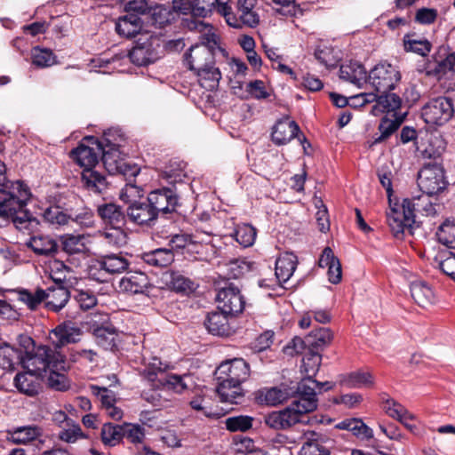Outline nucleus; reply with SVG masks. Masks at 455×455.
<instances>
[{"instance_id":"obj_1","label":"nucleus","mask_w":455,"mask_h":455,"mask_svg":"<svg viewBox=\"0 0 455 455\" xmlns=\"http://www.w3.org/2000/svg\"><path fill=\"white\" fill-rule=\"evenodd\" d=\"M294 400L283 410L272 411L265 416L264 423L275 430H284L300 422L301 416L314 411L317 408L314 388L305 381L299 382Z\"/></svg>"},{"instance_id":"obj_2","label":"nucleus","mask_w":455,"mask_h":455,"mask_svg":"<svg viewBox=\"0 0 455 455\" xmlns=\"http://www.w3.org/2000/svg\"><path fill=\"white\" fill-rule=\"evenodd\" d=\"M20 345L25 349L21 359L23 370H29L43 379L47 376L49 371H66V355L53 346H36L34 339L28 336H20Z\"/></svg>"},{"instance_id":"obj_3","label":"nucleus","mask_w":455,"mask_h":455,"mask_svg":"<svg viewBox=\"0 0 455 455\" xmlns=\"http://www.w3.org/2000/svg\"><path fill=\"white\" fill-rule=\"evenodd\" d=\"M251 375L250 364L243 358H233L220 364L216 371V392L222 403L238 404L243 397L241 384Z\"/></svg>"},{"instance_id":"obj_4","label":"nucleus","mask_w":455,"mask_h":455,"mask_svg":"<svg viewBox=\"0 0 455 455\" xmlns=\"http://www.w3.org/2000/svg\"><path fill=\"white\" fill-rule=\"evenodd\" d=\"M12 188L17 189V192L0 196V227L12 220L17 229L30 230L37 222L24 210L31 195L29 188L20 180L15 181Z\"/></svg>"},{"instance_id":"obj_5","label":"nucleus","mask_w":455,"mask_h":455,"mask_svg":"<svg viewBox=\"0 0 455 455\" xmlns=\"http://www.w3.org/2000/svg\"><path fill=\"white\" fill-rule=\"evenodd\" d=\"M418 185L420 191L428 196H438L446 190L449 182L441 164H427L418 173Z\"/></svg>"},{"instance_id":"obj_6","label":"nucleus","mask_w":455,"mask_h":455,"mask_svg":"<svg viewBox=\"0 0 455 455\" xmlns=\"http://www.w3.org/2000/svg\"><path fill=\"white\" fill-rule=\"evenodd\" d=\"M452 100L448 97H437L428 100L421 108V116L425 123L432 125H443L454 115Z\"/></svg>"},{"instance_id":"obj_7","label":"nucleus","mask_w":455,"mask_h":455,"mask_svg":"<svg viewBox=\"0 0 455 455\" xmlns=\"http://www.w3.org/2000/svg\"><path fill=\"white\" fill-rule=\"evenodd\" d=\"M367 79L377 92H387L395 89L401 76L395 67L381 62L370 71Z\"/></svg>"},{"instance_id":"obj_8","label":"nucleus","mask_w":455,"mask_h":455,"mask_svg":"<svg viewBox=\"0 0 455 455\" xmlns=\"http://www.w3.org/2000/svg\"><path fill=\"white\" fill-rule=\"evenodd\" d=\"M147 198L157 216L176 212L180 206L175 186L156 188L149 192Z\"/></svg>"},{"instance_id":"obj_9","label":"nucleus","mask_w":455,"mask_h":455,"mask_svg":"<svg viewBox=\"0 0 455 455\" xmlns=\"http://www.w3.org/2000/svg\"><path fill=\"white\" fill-rule=\"evenodd\" d=\"M215 300L218 309L230 315L242 313L245 307L244 297L240 289L232 283L219 289Z\"/></svg>"},{"instance_id":"obj_10","label":"nucleus","mask_w":455,"mask_h":455,"mask_svg":"<svg viewBox=\"0 0 455 455\" xmlns=\"http://www.w3.org/2000/svg\"><path fill=\"white\" fill-rule=\"evenodd\" d=\"M127 221L146 228L155 226L158 216L151 206L148 198L133 200L126 207Z\"/></svg>"},{"instance_id":"obj_11","label":"nucleus","mask_w":455,"mask_h":455,"mask_svg":"<svg viewBox=\"0 0 455 455\" xmlns=\"http://www.w3.org/2000/svg\"><path fill=\"white\" fill-rule=\"evenodd\" d=\"M163 46L156 38L138 41L129 52L131 61L137 66H148L160 59Z\"/></svg>"},{"instance_id":"obj_12","label":"nucleus","mask_w":455,"mask_h":455,"mask_svg":"<svg viewBox=\"0 0 455 455\" xmlns=\"http://www.w3.org/2000/svg\"><path fill=\"white\" fill-rule=\"evenodd\" d=\"M84 140L95 145L97 150L101 154L102 162L108 152L116 151L117 153H124L121 148L126 142L125 135L120 128L108 129L104 132L100 140L95 137H88Z\"/></svg>"},{"instance_id":"obj_13","label":"nucleus","mask_w":455,"mask_h":455,"mask_svg":"<svg viewBox=\"0 0 455 455\" xmlns=\"http://www.w3.org/2000/svg\"><path fill=\"white\" fill-rule=\"evenodd\" d=\"M299 127L295 121L290 120L289 118L281 119L274 125L271 132V139L274 144L276 146H282L287 144L293 138L297 137L302 145L307 143L310 146L304 135H302V139L300 138L299 135ZM303 148L306 149L305 146H303Z\"/></svg>"},{"instance_id":"obj_14","label":"nucleus","mask_w":455,"mask_h":455,"mask_svg":"<svg viewBox=\"0 0 455 455\" xmlns=\"http://www.w3.org/2000/svg\"><path fill=\"white\" fill-rule=\"evenodd\" d=\"M83 331L75 323L64 322L57 325L50 334L52 346L59 351L68 344L76 343L80 340Z\"/></svg>"},{"instance_id":"obj_15","label":"nucleus","mask_w":455,"mask_h":455,"mask_svg":"<svg viewBox=\"0 0 455 455\" xmlns=\"http://www.w3.org/2000/svg\"><path fill=\"white\" fill-rule=\"evenodd\" d=\"M103 164L109 174H122L124 177H136L140 168L126 160L125 153L108 152L104 156Z\"/></svg>"},{"instance_id":"obj_16","label":"nucleus","mask_w":455,"mask_h":455,"mask_svg":"<svg viewBox=\"0 0 455 455\" xmlns=\"http://www.w3.org/2000/svg\"><path fill=\"white\" fill-rule=\"evenodd\" d=\"M387 221L395 237L402 239L406 233L413 235L416 220L412 215L407 214L404 209L402 208V211L392 209L387 215Z\"/></svg>"},{"instance_id":"obj_17","label":"nucleus","mask_w":455,"mask_h":455,"mask_svg":"<svg viewBox=\"0 0 455 455\" xmlns=\"http://www.w3.org/2000/svg\"><path fill=\"white\" fill-rule=\"evenodd\" d=\"M96 212L106 227H125L127 222L126 210L115 203H102L96 206Z\"/></svg>"},{"instance_id":"obj_18","label":"nucleus","mask_w":455,"mask_h":455,"mask_svg":"<svg viewBox=\"0 0 455 455\" xmlns=\"http://www.w3.org/2000/svg\"><path fill=\"white\" fill-rule=\"evenodd\" d=\"M184 64L196 72L214 64V56L211 50L204 45H192L184 55Z\"/></svg>"},{"instance_id":"obj_19","label":"nucleus","mask_w":455,"mask_h":455,"mask_svg":"<svg viewBox=\"0 0 455 455\" xmlns=\"http://www.w3.org/2000/svg\"><path fill=\"white\" fill-rule=\"evenodd\" d=\"M173 8L195 18H207L213 12V0H172Z\"/></svg>"},{"instance_id":"obj_20","label":"nucleus","mask_w":455,"mask_h":455,"mask_svg":"<svg viewBox=\"0 0 455 455\" xmlns=\"http://www.w3.org/2000/svg\"><path fill=\"white\" fill-rule=\"evenodd\" d=\"M28 248L39 257L54 258L60 251L56 239L50 235H34L26 243Z\"/></svg>"},{"instance_id":"obj_21","label":"nucleus","mask_w":455,"mask_h":455,"mask_svg":"<svg viewBox=\"0 0 455 455\" xmlns=\"http://www.w3.org/2000/svg\"><path fill=\"white\" fill-rule=\"evenodd\" d=\"M44 307L54 313L64 308L70 299V292L65 285L50 286L44 290Z\"/></svg>"},{"instance_id":"obj_22","label":"nucleus","mask_w":455,"mask_h":455,"mask_svg":"<svg viewBox=\"0 0 455 455\" xmlns=\"http://www.w3.org/2000/svg\"><path fill=\"white\" fill-rule=\"evenodd\" d=\"M430 196L423 194L412 198H405L403 201L402 208L409 215H412L416 220L417 213L425 216L435 215L436 211L433 203L429 199Z\"/></svg>"},{"instance_id":"obj_23","label":"nucleus","mask_w":455,"mask_h":455,"mask_svg":"<svg viewBox=\"0 0 455 455\" xmlns=\"http://www.w3.org/2000/svg\"><path fill=\"white\" fill-rule=\"evenodd\" d=\"M228 314L220 311H212L207 314L204 324L207 331L216 336H229L231 327Z\"/></svg>"},{"instance_id":"obj_24","label":"nucleus","mask_w":455,"mask_h":455,"mask_svg":"<svg viewBox=\"0 0 455 455\" xmlns=\"http://www.w3.org/2000/svg\"><path fill=\"white\" fill-rule=\"evenodd\" d=\"M89 145L84 143L79 144L76 148L71 150L70 157L84 169L95 168L99 162L100 151L96 152L97 148L91 142Z\"/></svg>"},{"instance_id":"obj_25","label":"nucleus","mask_w":455,"mask_h":455,"mask_svg":"<svg viewBox=\"0 0 455 455\" xmlns=\"http://www.w3.org/2000/svg\"><path fill=\"white\" fill-rule=\"evenodd\" d=\"M377 103L372 107L371 112L373 115L379 113H387V115H399L403 114L401 112L402 99L395 93L379 92Z\"/></svg>"},{"instance_id":"obj_26","label":"nucleus","mask_w":455,"mask_h":455,"mask_svg":"<svg viewBox=\"0 0 455 455\" xmlns=\"http://www.w3.org/2000/svg\"><path fill=\"white\" fill-rule=\"evenodd\" d=\"M149 285L148 275L140 271H128L120 283V288L132 294L143 293Z\"/></svg>"},{"instance_id":"obj_27","label":"nucleus","mask_w":455,"mask_h":455,"mask_svg":"<svg viewBox=\"0 0 455 455\" xmlns=\"http://www.w3.org/2000/svg\"><path fill=\"white\" fill-rule=\"evenodd\" d=\"M44 379L41 376L30 372L29 370H24L23 372L18 373L14 378V386L22 394L28 396H34L40 390V382Z\"/></svg>"},{"instance_id":"obj_28","label":"nucleus","mask_w":455,"mask_h":455,"mask_svg":"<svg viewBox=\"0 0 455 455\" xmlns=\"http://www.w3.org/2000/svg\"><path fill=\"white\" fill-rule=\"evenodd\" d=\"M143 22L140 16L129 13L119 17L116 23V31L121 36L131 38L136 36L142 29Z\"/></svg>"},{"instance_id":"obj_29","label":"nucleus","mask_w":455,"mask_h":455,"mask_svg":"<svg viewBox=\"0 0 455 455\" xmlns=\"http://www.w3.org/2000/svg\"><path fill=\"white\" fill-rule=\"evenodd\" d=\"M298 265V258L292 252H283L275 260V275L283 283L293 275Z\"/></svg>"},{"instance_id":"obj_30","label":"nucleus","mask_w":455,"mask_h":455,"mask_svg":"<svg viewBox=\"0 0 455 455\" xmlns=\"http://www.w3.org/2000/svg\"><path fill=\"white\" fill-rule=\"evenodd\" d=\"M81 182L84 188L95 194L102 193L108 188L106 177L94 168H87L82 171Z\"/></svg>"},{"instance_id":"obj_31","label":"nucleus","mask_w":455,"mask_h":455,"mask_svg":"<svg viewBox=\"0 0 455 455\" xmlns=\"http://www.w3.org/2000/svg\"><path fill=\"white\" fill-rule=\"evenodd\" d=\"M165 367L159 358L153 357L140 371V375L154 389H159L162 387L161 379L166 375Z\"/></svg>"},{"instance_id":"obj_32","label":"nucleus","mask_w":455,"mask_h":455,"mask_svg":"<svg viewBox=\"0 0 455 455\" xmlns=\"http://www.w3.org/2000/svg\"><path fill=\"white\" fill-rule=\"evenodd\" d=\"M336 428L350 431L356 438L368 441L373 437V430L362 419L350 418L339 422Z\"/></svg>"},{"instance_id":"obj_33","label":"nucleus","mask_w":455,"mask_h":455,"mask_svg":"<svg viewBox=\"0 0 455 455\" xmlns=\"http://www.w3.org/2000/svg\"><path fill=\"white\" fill-rule=\"evenodd\" d=\"M339 77L358 87H362L367 81V72L362 64L350 61L340 66Z\"/></svg>"},{"instance_id":"obj_34","label":"nucleus","mask_w":455,"mask_h":455,"mask_svg":"<svg viewBox=\"0 0 455 455\" xmlns=\"http://www.w3.org/2000/svg\"><path fill=\"white\" fill-rule=\"evenodd\" d=\"M141 259L148 266L162 268L173 262L174 253L172 249L157 248L142 253Z\"/></svg>"},{"instance_id":"obj_35","label":"nucleus","mask_w":455,"mask_h":455,"mask_svg":"<svg viewBox=\"0 0 455 455\" xmlns=\"http://www.w3.org/2000/svg\"><path fill=\"white\" fill-rule=\"evenodd\" d=\"M257 0H238L237 9L239 12L240 28L243 25L249 28H256L259 23V16L254 11Z\"/></svg>"},{"instance_id":"obj_36","label":"nucleus","mask_w":455,"mask_h":455,"mask_svg":"<svg viewBox=\"0 0 455 455\" xmlns=\"http://www.w3.org/2000/svg\"><path fill=\"white\" fill-rule=\"evenodd\" d=\"M332 337V333L329 328L323 327L312 331L306 336L307 350L321 354V351L331 343Z\"/></svg>"},{"instance_id":"obj_37","label":"nucleus","mask_w":455,"mask_h":455,"mask_svg":"<svg viewBox=\"0 0 455 455\" xmlns=\"http://www.w3.org/2000/svg\"><path fill=\"white\" fill-rule=\"evenodd\" d=\"M101 266L108 275L121 274L129 268L130 262L122 253H110L100 257Z\"/></svg>"},{"instance_id":"obj_38","label":"nucleus","mask_w":455,"mask_h":455,"mask_svg":"<svg viewBox=\"0 0 455 455\" xmlns=\"http://www.w3.org/2000/svg\"><path fill=\"white\" fill-rule=\"evenodd\" d=\"M406 115L407 111H404L403 114L392 115L393 119L387 116L383 117L379 125L380 135L375 138L374 143H380L390 137L399 128Z\"/></svg>"},{"instance_id":"obj_39","label":"nucleus","mask_w":455,"mask_h":455,"mask_svg":"<svg viewBox=\"0 0 455 455\" xmlns=\"http://www.w3.org/2000/svg\"><path fill=\"white\" fill-rule=\"evenodd\" d=\"M411 295L415 303L422 307L431 305L435 300L432 288L424 282H413L411 284Z\"/></svg>"},{"instance_id":"obj_40","label":"nucleus","mask_w":455,"mask_h":455,"mask_svg":"<svg viewBox=\"0 0 455 455\" xmlns=\"http://www.w3.org/2000/svg\"><path fill=\"white\" fill-rule=\"evenodd\" d=\"M373 383L374 379L371 373L362 371H353L343 375L340 379V384L347 388L371 387Z\"/></svg>"},{"instance_id":"obj_41","label":"nucleus","mask_w":455,"mask_h":455,"mask_svg":"<svg viewBox=\"0 0 455 455\" xmlns=\"http://www.w3.org/2000/svg\"><path fill=\"white\" fill-rule=\"evenodd\" d=\"M382 408L390 418L397 421L403 419H414L415 416L411 413L402 403L393 398H382Z\"/></svg>"},{"instance_id":"obj_42","label":"nucleus","mask_w":455,"mask_h":455,"mask_svg":"<svg viewBox=\"0 0 455 455\" xmlns=\"http://www.w3.org/2000/svg\"><path fill=\"white\" fill-rule=\"evenodd\" d=\"M322 362V355L318 352L308 351L305 353L302 358V371L306 374V378L299 382L305 381L309 386L308 381L313 379L318 372Z\"/></svg>"},{"instance_id":"obj_43","label":"nucleus","mask_w":455,"mask_h":455,"mask_svg":"<svg viewBox=\"0 0 455 455\" xmlns=\"http://www.w3.org/2000/svg\"><path fill=\"white\" fill-rule=\"evenodd\" d=\"M24 352L6 345L0 348V368L7 371H14L15 365H21Z\"/></svg>"},{"instance_id":"obj_44","label":"nucleus","mask_w":455,"mask_h":455,"mask_svg":"<svg viewBox=\"0 0 455 455\" xmlns=\"http://www.w3.org/2000/svg\"><path fill=\"white\" fill-rule=\"evenodd\" d=\"M93 334L99 346L105 350L114 351L116 347L117 335L113 327L100 326L94 329Z\"/></svg>"},{"instance_id":"obj_45","label":"nucleus","mask_w":455,"mask_h":455,"mask_svg":"<svg viewBox=\"0 0 455 455\" xmlns=\"http://www.w3.org/2000/svg\"><path fill=\"white\" fill-rule=\"evenodd\" d=\"M231 236L235 238L240 245L247 248L254 243L257 230L251 224H241L236 226Z\"/></svg>"},{"instance_id":"obj_46","label":"nucleus","mask_w":455,"mask_h":455,"mask_svg":"<svg viewBox=\"0 0 455 455\" xmlns=\"http://www.w3.org/2000/svg\"><path fill=\"white\" fill-rule=\"evenodd\" d=\"M101 441L105 445L115 446L124 438V427L105 423L101 427Z\"/></svg>"},{"instance_id":"obj_47","label":"nucleus","mask_w":455,"mask_h":455,"mask_svg":"<svg viewBox=\"0 0 455 455\" xmlns=\"http://www.w3.org/2000/svg\"><path fill=\"white\" fill-rule=\"evenodd\" d=\"M32 64L37 68H48L56 62V56L52 50L36 46L31 50Z\"/></svg>"},{"instance_id":"obj_48","label":"nucleus","mask_w":455,"mask_h":455,"mask_svg":"<svg viewBox=\"0 0 455 455\" xmlns=\"http://www.w3.org/2000/svg\"><path fill=\"white\" fill-rule=\"evenodd\" d=\"M87 437L80 425L76 423L75 420L68 421V426L63 427L58 433L59 440L68 443H74L79 439H85Z\"/></svg>"},{"instance_id":"obj_49","label":"nucleus","mask_w":455,"mask_h":455,"mask_svg":"<svg viewBox=\"0 0 455 455\" xmlns=\"http://www.w3.org/2000/svg\"><path fill=\"white\" fill-rule=\"evenodd\" d=\"M448 72H455V51L449 53L443 60L437 62L433 68H428L426 71L427 76H433L438 79Z\"/></svg>"},{"instance_id":"obj_50","label":"nucleus","mask_w":455,"mask_h":455,"mask_svg":"<svg viewBox=\"0 0 455 455\" xmlns=\"http://www.w3.org/2000/svg\"><path fill=\"white\" fill-rule=\"evenodd\" d=\"M438 241L449 248L455 249V220H445L436 232Z\"/></svg>"},{"instance_id":"obj_51","label":"nucleus","mask_w":455,"mask_h":455,"mask_svg":"<svg viewBox=\"0 0 455 455\" xmlns=\"http://www.w3.org/2000/svg\"><path fill=\"white\" fill-rule=\"evenodd\" d=\"M254 419L247 415L228 417L225 420L226 428L230 432H246L252 427Z\"/></svg>"},{"instance_id":"obj_52","label":"nucleus","mask_w":455,"mask_h":455,"mask_svg":"<svg viewBox=\"0 0 455 455\" xmlns=\"http://www.w3.org/2000/svg\"><path fill=\"white\" fill-rule=\"evenodd\" d=\"M43 218L51 225L62 226L68 222L70 216L60 206L52 205L44 210Z\"/></svg>"},{"instance_id":"obj_53","label":"nucleus","mask_w":455,"mask_h":455,"mask_svg":"<svg viewBox=\"0 0 455 455\" xmlns=\"http://www.w3.org/2000/svg\"><path fill=\"white\" fill-rule=\"evenodd\" d=\"M403 45L406 52H412L421 56H427L431 52L432 44L427 39H412L409 35L403 37Z\"/></svg>"},{"instance_id":"obj_54","label":"nucleus","mask_w":455,"mask_h":455,"mask_svg":"<svg viewBox=\"0 0 455 455\" xmlns=\"http://www.w3.org/2000/svg\"><path fill=\"white\" fill-rule=\"evenodd\" d=\"M101 235L108 243L115 246H122L126 243L127 240V234L124 230V227H106Z\"/></svg>"},{"instance_id":"obj_55","label":"nucleus","mask_w":455,"mask_h":455,"mask_svg":"<svg viewBox=\"0 0 455 455\" xmlns=\"http://www.w3.org/2000/svg\"><path fill=\"white\" fill-rule=\"evenodd\" d=\"M19 299L25 303L30 310H36L42 302H44V290L38 288L35 292L28 290H21L19 292Z\"/></svg>"},{"instance_id":"obj_56","label":"nucleus","mask_w":455,"mask_h":455,"mask_svg":"<svg viewBox=\"0 0 455 455\" xmlns=\"http://www.w3.org/2000/svg\"><path fill=\"white\" fill-rule=\"evenodd\" d=\"M214 10L225 18L230 27L235 28H240L239 20L232 12L229 0H213V11Z\"/></svg>"},{"instance_id":"obj_57","label":"nucleus","mask_w":455,"mask_h":455,"mask_svg":"<svg viewBox=\"0 0 455 455\" xmlns=\"http://www.w3.org/2000/svg\"><path fill=\"white\" fill-rule=\"evenodd\" d=\"M89 389L101 403V407L106 409L110 405H113L116 402V396L114 391L108 387H99L97 385H90Z\"/></svg>"},{"instance_id":"obj_58","label":"nucleus","mask_w":455,"mask_h":455,"mask_svg":"<svg viewBox=\"0 0 455 455\" xmlns=\"http://www.w3.org/2000/svg\"><path fill=\"white\" fill-rule=\"evenodd\" d=\"M315 57L327 68H336L339 61V57L335 53L334 49L327 46L317 48L315 52Z\"/></svg>"},{"instance_id":"obj_59","label":"nucleus","mask_w":455,"mask_h":455,"mask_svg":"<svg viewBox=\"0 0 455 455\" xmlns=\"http://www.w3.org/2000/svg\"><path fill=\"white\" fill-rule=\"evenodd\" d=\"M41 435V429L36 426L21 427L14 430L12 439L18 443H26L36 439Z\"/></svg>"},{"instance_id":"obj_60","label":"nucleus","mask_w":455,"mask_h":455,"mask_svg":"<svg viewBox=\"0 0 455 455\" xmlns=\"http://www.w3.org/2000/svg\"><path fill=\"white\" fill-rule=\"evenodd\" d=\"M325 443L322 439L309 440L302 445L299 455H330V449Z\"/></svg>"},{"instance_id":"obj_61","label":"nucleus","mask_w":455,"mask_h":455,"mask_svg":"<svg viewBox=\"0 0 455 455\" xmlns=\"http://www.w3.org/2000/svg\"><path fill=\"white\" fill-rule=\"evenodd\" d=\"M74 299L84 311L89 310L97 305V298L90 290H76Z\"/></svg>"},{"instance_id":"obj_62","label":"nucleus","mask_w":455,"mask_h":455,"mask_svg":"<svg viewBox=\"0 0 455 455\" xmlns=\"http://www.w3.org/2000/svg\"><path fill=\"white\" fill-rule=\"evenodd\" d=\"M62 250L71 255L84 251V243L80 235H66L61 238Z\"/></svg>"},{"instance_id":"obj_63","label":"nucleus","mask_w":455,"mask_h":455,"mask_svg":"<svg viewBox=\"0 0 455 455\" xmlns=\"http://www.w3.org/2000/svg\"><path fill=\"white\" fill-rule=\"evenodd\" d=\"M251 271V263L244 259H236L228 265V273L231 278L237 279Z\"/></svg>"},{"instance_id":"obj_64","label":"nucleus","mask_w":455,"mask_h":455,"mask_svg":"<svg viewBox=\"0 0 455 455\" xmlns=\"http://www.w3.org/2000/svg\"><path fill=\"white\" fill-rule=\"evenodd\" d=\"M171 285L176 291L188 292L195 290L194 282L178 273L172 275Z\"/></svg>"}]
</instances>
